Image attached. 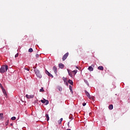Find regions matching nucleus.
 Wrapping results in <instances>:
<instances>
[{
  "label": "nucleus",
  "mask_w": 130,
  "mask_h": 130,
  "mask_svg": "<svg viewBox=\"0 0 130 130\" xmlns=\"http://www.w3.org/2000/svg\"><path fill=\"white\" fill-rule=\"evenodd\" d=\"M2 91L3 92V93L5 95V97H7V96H8V95L7 94V91H6V89H5V88H4V89H2Z\"/></svg>",
  "instance_id": "1a4fd4ad"
},
{
  "label": "nucleus",
  "mask_w": 130,
  "mask_h": 130,
  "mask_svg": "<svg viewBox=\"0 0 130 130\" xmlns=\"http://www.w3.org/2000/svg\"><path fill=\"white\" fill-rule=\"evenodd\" d=\"M8 123H9V121H7V122L6 123V125H7V124H8Z\"/></svg>",
  "instance_id": "72a5a7b5"
},
{
  "label": "nucleus",
  "mask_w": 130,
  "mask_h": 130,
  "mask_svg": "<svg viewBox=\"0 0 130 130\" xmlns=\"http://www.w3.org/2000/svg\"><path fill=\"white\" fill-rule=\"evenodd\" d=\"M69 75L70 76V77H72V72L70 71V70L68 69L67 70Z\"/></svg>",
  "instance_id": "dca6fc26"
},
{
  "label": "nucleus",
  "mask_w": 130,
  "mask_h": 130,
  "mask_svg": "<svg viewBox=\"0 0 130 130\" xmlns=\"http://www.w3.org/2000/svg\"><path fill=\"white\" fill-rule=\"evenodd\" d=\"M49 102L48 101V100H45V105H47L48 104H49Z\"/></svg>",
  "instance_id": "aec40b11"
},
{
  "label": "nucleus",
  "mask_w": 130,
  "mask_h": 130,
  "mask_svg": "<svg viewBox=\"0 0 130 130\" xmlns=\"http://www.w3.org/2000/svg\"><path fill=\"white\" fill-rule=\"evenodd\" d=\"M25 97L27 99H32V98H34V95H28V94H26L25 95Z\"/></svg>",
  "instance_id": "39448f33"
},
{
  "label": "nucleus",
  "mask_w": 130,
  "mask_h": 130,
  "mask_svg": "<svg viewBox=\"0 0 130 130\" xmlns=\"http://www.w3.org/2000/svg\"><path fill=\"white\" fill-rule=\"evenodd\" d=\"M70 124H68V125H69Z\"/></svg>",
  "instance_id": "e433bc0d"
},
{
  "label": "nucleus",
  "mask_w": 130,
  "mask_h": 130,
  "mask_svg": "<svg viewBox=\"0 0 130 130\" xmlns=\"http://www.w3.org/2000/svg\"><path fill=\"white\" fill-rule=\"evenodd\" d=\"M88 71H89V72H93V68L91 66H89L88 67Z\"/></svg>",
  "instance_id": "ddd939ff"
},
{
  "label": "nucleus",
  "mask_w": 130,
  "mask_h": 130,
  "mask_svg": "<svg viewBox=\"0 0 130 130\" xmlns=\"http://www.w3.org/2000/svg\"><path fill=\"white\" fill-rule=\"evenodd\" d=\"M66 86H69V83H68V81L65 82Z\"/></svg>",
  "instance_id": "c85d7f7f"
},
{
  "label": "nucleus",
  "mask_w": 130,
  "mask_h": 130,
  "mask_svg": "<svg viewBox=\"0 0 130 130\" xmlns=\"http://www.w3.org/2000/svg\"><path fill=\"white\" fill-rule=\"evenodd\" d=\"M69 118H71V119H73V118H72L71 116H70Z\"/></svg>",
  "instance_id": "473e14b6"
},
{
  "label": "nucleus",
  "mask_w": 130,
  "mask_h": 130,
  "mask_svg": "<svg viewBox=\"0 0 130 130\" xmlns=\"http://www.w3.org/2000/svg\"><path fill=\"white\" fill-rule=\"evenodd\" d=\"M98 70H100V71H103L104 70V68L103 66H100L98 68Z\"/></svg>",
  "instance_id": "9d476101"
},
{
  "label": "nucleus",
  "mask_w": 130,
  "mask_h": 130,
  "mask_svg": "<svg viewBox=\"0 0 130 130\" xmlns=\"http://www.w3.org/2000/svg\"><path fill=\"white\" fill-rule=\"evenodd\" d=\"M53 71H54V72L55 73V74L56 75V74H57V68H56V67L54 66L53 67Z\"/></svg>",
  "instance_id": "0eeeda50"
},
{
  "label": "nucleus",
  "mask_w": 130,
  "mask_h": 130,
  "mask_svg": "<svg viewBox=\"0 0 130 130\" xmlns=\"http://www.w3.org/2000/svg\"><path fill=\"white\" fill-rule=\"evenodd\" d=\"M40 92H44V89H43V87H42V88L40 89Z\"/></svg>",
  "instance_id": "b1692460"
},
{
  "label": "nucleus",
  "mask_w": 130,
  "mask_h": 130,
  "mask_svg": "<svg viewBox=\"0 0 130 130\" xmlns=\"http://www.w3.org/2000/svg\"><path fill=\"white\" fill-rule=\"evenodd\" d=\"M85 93L86 95V96H87V97L89 98V99H92L93 100V98L91 97V95H90V93H89L88 92V91H87V90H85Z\"/></svg>",
  "instance_id": "20e7f679"
},
{
  "label": "nucleus",
  "mask_w": 130,
  "mask_h": 130,
  "mask_svg": "<svg viewBox=\"0 0 130 130\" xmlns=\"http://www.w3.org/2000/svg\"><path fill=\"white\" fill-rule=\"evenodd\" d=\"M69 89H70V92H71L72 94H74V91H73V87H72V86L69 85Z\"/></svg>",
  "instance_id": "9b49d317"
},
{
  "label": "nucleus",
  "mask_w": 130,
  "mask_h": 130,
  "mask_svg": "<svg viewBox=\"0 0 130 130\" xmlns=\"http://www.w3.org/2000/svg\"><path fill=\"white\" fill-rule=\"evenodd\" d=\"M0 87H1V89H2V90H3L4 89H5V88H4V87L3 86V85H2L1 84H0Z\"/></svg>",
  "instance_id": "a878e982"
},
{
  "label": "nucleus",
  "mask_w": 130,
  "mask_h": 130,
  "mask_svg": "<svg viewBox=\"0 0 130 130\" xmlns=\"http://www.w3.org/2000/svg\"><path fill=\"white\" fill-rule=\"evenodd\" d=\"M41 102H42V103L45 104V99H44V100H41Z\"/></svg>",
  "instance_id": "5701e85b"
},
{
  "label": "nucleus",
  "mask_w": 130,
  "mask_h": 130,
  "mask_svg": "<svg viewBox=\"0 0 130 130\" xmlns=\"http://www.w3.org/2000/svg\"><path fill=\"white\" fill-rule=\"evenodd\" d=\"M36 57H39V54H37L36 55Z\"/></svg>",
  "instance_id": "7c9ffc66"
},
{
  "label": "nucleus",
  "mask_w": 130,
  "mask_h": 130,
  "mask_svg": "<svg viewBox=\"0 0 130 130\" xmlns=\"http://www.w3.org/2000/svg\"><path fill=\"white\" fill-rule=\"evenodd\" d=\"M109 109H110V110H112V109H113V105H110L109 106Z\"/></svg>",
  "instance_id": "4468645a"
},
{
  "label": "nucleus",
  "mask_w": 130,
  "mask_h": 130,
  "mask_svg": "<svg viewBox=\"0 0 130 130\" xmlns=\"http://www.w3.org/2000/svg\"><path fill=\"white\" fill-rule=\"evenodd\" d=\"M45 73L46 74V75H48L49 76V77H51V78H53V75L51 74L50 73H49V72H48L47 70L46 71Z\"/></svg>",
  "instance_id": "423d86ee"
},
{
  "label": "nucleus",
  "mask_w": 130,
  "mask_h": 130,
  "mask_svg": "<svg viewBox=\"0 0 130 130\" xmlns=\"http://www.w3.org/2000/svg\"><path fill=\"white\" fill-rule=\"evenodd\" d=\"M68 56H69V52H67L62 57L63 61H64V60L67 59Z\"/></svg>",
  "instance_id": "7ed1b4c3"
},
{
  "label": "nucleus",
  "mask_w": 130,
  "mask_h": 130,
  "mask_svg": "<svg viewBox=\"0 0 130 130\" xmlns=\"http://www.w3.org/2000/svg\"><path fill=\"white\" fill-rule=\"evenodd\" d=\"M82 105H83V106H86V103H83L82 104Z\"/></svg>",
  "instance_id": "c756f323"
},
{
  "label": "nucleus",
  "mask_w": 130,
  "mask_h": 130,
  "mask_svg": "<svg viewBox=\"0 0 130 130\" xmlns=\"http://www.w3.org/2000/svg\"><path fill=\"white\" fill-rule=\"evenodd\" d=\"M73 73H75L74 75H76V74H77V73H78V70H74L73 71Z\"/></svg>",
  "instance_id": "4be33fe9"
},
{
  "label": "nucleus",
  "mask_w": 130,
  "mask_h": 130,
  "mask_svg": "<svg viewBox=\"0 0 130 130\" xmlns=\"http://www.w3.org/2000/svg\"><path fill=\"white\" fill-rule=\"evenodd\" d=\"M46 117L47 118V121H48V120H49V116L48 114H46Z\"/></svg>",
  "instance_id": "6ab92c4d"
},
{
  "label": "nucleus",
  "mask_w": 130,
  "mask_h": 130,
  "mask_svg": "<svg viewBox=\"0 0 130 130\" xmlns=\"http://www.w3.org/2000/svg\"><path fill=\"white\" fill-rule=\"evenodd\" d=\"M58 67L60 69H63V68H64V65L63 64H62V63H60L58 64Z\"/></svg>",
  "instance_id": "6e6552de"
},
{
  "label": "nucleus",
  "mask_w": 130,
  "mask_h": 130,
  "mask_svg": "<svg viewBox=\"0 0 130 130\" xmlns=\"http://www.w3.org/2000/svg\"><path fill=\"white\" fill-rule=\"evenodd\" d=\"M8 65H3L0 69V73H1V74H4V73H6V72L8 71Z\"/></svg>",
  "instance_id": "f257e3e1"
},
{
  "label": "nucleus",
  "mask_w": 130,
  "mask_h": 130,
  "mask_svg": "<svg viewBox=\"0 0 130 130\" xmlns=\"http://www.w3.org/2000/svg\"><path fill=\"white\" fill-rule=\"evenodd\" d=\"M67 130H71V129H67Z\"/></svg>",
  "instance_id": "c9c22d12"
},
{
  "label": "nucleus",
  "mask_w": 130,
  "mask_h": 130,
  "mask_svg": "<svg viewBox=\"0 0 130 130\" xmlns=\"http://www.w3.org/2000/svg\"><path fill=\"white\" fill-rule=\"evenodd\" d=\"M18 56H19V53H17V54L15 55V57H18Z\"/></svg>",
  "instance_id": "bb28decb"
},
{
  "label": "nucleus",
  "mask_w": 130,
  "mask_h": 130,
  "mask_svg": "<svg viewBox=\"0 0 130 130\" xmlns=\"http://www.w3.org/2000/svg\"><path fill=\"white\" fill-rule=\"evenodd\" d=\"M68 83L69 84H70V85H72V86H73V85H74V82H73V81L72 80H69Z\"/></svg>",
  "instance_id": "f8f14e48"
},
{
  "label": "nucleus",
  "mask_w": 130,
  "mask_h": 130,
  "mask_svg": "<svg viewBox=\"0 0 130 130\" xmlns=\"http://www.w3.org/2000/svg\"><path fill=\"white\" fill-rule=\"evenodd\" d=\"M34 72L38 78H39V79H41V78H42V75H41V73H40V71H39V70L35 69L34 70Z\"/></svg>",
  "instance_id": "f03ea898"
},
{
  "label": "nucleus",
  "mask_w": 130,
  "mask_h": 130,
  "mask_svg": "<svg viewBox=\"0 0 130 130\" xmlns=\"http://www.w3.org/2000/svg\"><path fill=\"white\" fill-rule=\"evenodd\" d=\"M28 52H33V49H32V48H29V49H28Z\"/></svg>",
  "instance_id": "412c9836"
},
{
  "label": "nucleus",
  "mask_w": 130,
  "mask_h": 130,
  "mask_svg": "<svg viewBox=\"0 0 130 130\" xmlns=\"http://www.w3.org/2000/svg\"><path fill=\"white\" fill-rule=\"evenodd\" d=\"M58 90H60V91H62V88L61 87H59L58 88Z\"/></svg>",
  "instance_id": "cd10ccee"
},
{
  "label": "nucleus",
  "mask_w": 130,
  "mask_h": 130,
  "mask_svg": "<svg viewBox=\"0 0 130 130\" xmlns=\"http://www.w3.org/2000/svg\"><path fill=\"white\" fill-rule=\"evenodd\" d=\"M24 69H25L26 70V71H30L29 70V69H28V68H24Z\"/></svg>",
  "instance_id": "2f4dec72"
},
{
  "label": "nucleus",
  "mask_w": 130,
  "mask_h": 130,
  "mask_svg": "<svg viewBox=\"0 0 130 130\" xmlns=\"http://www.w3.org/2000/svg\"><path fill=\"white\" fill-rule=\"evenodd\" d=\"M11 119H12V120H15V119H16V117H12L11 118Z\"/></svg>",
  "instance_id": "393cba45"
},
{
  "label": "nucleus",
  "mask_w": 130,
  "mask_h": 130,
  "mask_svg": "<svg viewBox=\"0 0 130 130\" xmlns=\"http://www.w3.org/2000/svg\"><path fill=\"white\" fill-rule=\"evenodd\" d=\"M62 79L64 83L68 82V79L67 78L63 77Z\"/></svg>",
  "instance_id": "a211bd4d"
},
{
  "label": "nucleus",
  "mask_w": 130,
  "mask_h": 130,
  "mask_svg": "<svg viewBox=\"0 0 130 130\" xmlns=\"http://www.w3.org/2000/svg\"><path fill=\"white\" fill-rule=\"evenodd\" d=\"M76 69H79V68H78V67H76Z\"/></svg>",
  "instance_id": "f704fd0d"
},
{
  "label": "nucleus",
  "mask_w": 130,
  "mask_h": 130,
  "mask_svg": "<svg viewBox=\"0 0 130 130\" xmlns=\"http://www.w3.org/2000/svg\"><path fill=\"white\" fill-rule=\"evenodd\" d=\"M0 117H1V119H4V113H1L0 114Z\"/></svg>",
  "instance_id": "f3484780"
},
{
  "label": "nucleus",
  "mask_w": 130,
  "mask_h": 130,
  "mask_svg": "<svg viewBox=\"0 0 130 130\" xmlns=\"http://www.w3.org/2000/svg\"><path fill=\"white\" fill-rule=\"evenodd\" d=\"M62 121V118H60V120L58 121V124H61Z\"/></svg>",
  "instance_id": "2eb2a0df"
}]
</instances>
